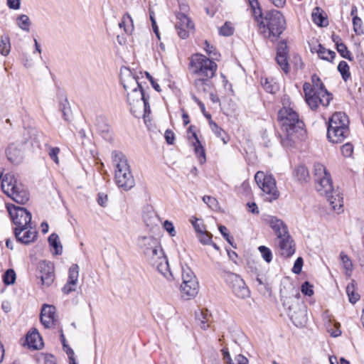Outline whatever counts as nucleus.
Instances as JSON below:
<instances>
[{
    "instance_id": "obj_1",
    "label": "nucleus",
    "mask_w": 364,
    "mask_h": 364,
    "mask_svg": "<svg viewBox=\"0 0 364 364\" xmlns=\"http://www.w3.org/2000/svg\"><path fill=\"white\" fill-rule=\"evenodd\" d=\"M283 107L278 112V121L281 127L279 134L284 146H291L296 140L305 134L304 124L299 119L297 112L291 106L289 98L282 100Z\"/></svg>"
},
{
    "instance_id": "obj_2",
    "label": "nucleus",
    "mask_w": 364,
    "mask_h": 364,
    "mask_svg": "<svg viewBox=\"0 0 364 364\" xmlns=\"http://www.w3.org/2000/svg\"><path fill=\"white\" fill-rule=\"evenodd\" d=\"M138 246L151 266L155 267L168 281L174 279L169 269L168 259L157 238L151 235L140 236L138 238Z\"/></svg>"
},
{
    "instance_id": "obj_3",
    "label": "nucleus",
    "mask_w": 364,
    "mask_h": 364,
    "mask_svg": "<svg viewBox=\"0 0 364 364\" xmlns=\"http://www.w3.org/2000/svg\"><path fill=\"white\" fill-rule=\"evenodd\" d=\"M311 81L312 85L309 82L303 85L306 103L311 109H316L319 105L327 107L333 99L332 94L328 92L316 75H312Z\"/></svg>"
},
{
    "instance_id": "obj_4",
    "label": "nucleus",
    "mask_w": 364,
    "mask_h": 364,
    "mask_svg": "<svg viewBox=\"0 0 364 364\" xmlns=\"http://www.w3.org/2000/svg\"><path fill=\"white\" fill-rule=\"evenodd\" d=\"M112 158L116 184L124 191L130 190L134 186L135 181L127 157L122 152L114 151L112 153Z\"/></svg>"
},
{
    "instance_id": "obj_5",
    "label": "nucleus",
    "mask_w": 364,
    "mask_h": 364,
    "mask_svg": "<svg viewBox=\"0 0 364 364\" xmlns=\"http://www.w3.org/2000/svg\"><path fill=\"white\" fill-rule=\"evenodd\" d=\"M285 26L283 14L278 10H272L266 13L259 23V29L266 38L274 41L283 33Z\"/></svg>"
},
{
    "instance_id": "obj_6",
    "label": "nucleus",
    "mask_w": 364,
    "mask_h": 364,
    "mask_svg": "<svg viewBox=\"0 0 364 364\" xmlns=\"http://www.w3.org/2000/svg\"><path fill=\"white\" fill-rule=\"evenodd\" d=\"M1 186L3 192L18 203L23 204L29 199V196L24 186L13 174L4 176L0 172Z\"/></svg>"
},
{
    "instance_id": "obj_7",
    "label": "nucleus",
    "mask_w": 364,
    "mask_h": 364,
    "mask_svg": "<svg viewBox=\"0 0 364 364\" xmlns=\"http://www.w3.org/2000/svg\"><path fill=\"white\" fill-rule=\"evenodd\" d=\"M349 120L344 112L334 113L328 121L327 137L332 143H341L348 135Z\"/></svg>"
},
{
    "instance_id": "obj_8",
    "label": "nucleus",
    "mask_w": 364,
    "mask_h": 364,
    "mask_svg": "<svg viewBox=\"0 0 364 364\" xmlns=\"http://www.w3.org/2000/svg\"><path fill=\"white\" fill-rule=\"evenodd\" d=\"M190 70L196 77L212 78L215 74L217 65L202 54H195L190 60Z\"/></svg>"
},
{
    "instance_id": "obj_9",
    "label": "nucleus",
    "mask_w": 364,
    "mask_h": 364,
    "mask_svg": "<svg viewBox=\"0 0 364 364\" xmlns=\"http://www.w3.org/2000/svg\"><path fill=\"white\" fill-rule=\"evenodd\" d=\"M255 180L262 191L265 200L272 202L279 198V191L276 185V180L272 175L265 174L263 171H257L255 176Z\"/></svg>"
},
{
    "instance_id": "obj_10",
    "label": "nucleus",
    "mask_w": 364,
    "mask_h": 364,
    "mask_svg": "<svg viewBox=\"0 0 364 364\" xmlns=\"http://www.w3.org/2000/svg\"><path fill=\"white\" fill-rule=\"evenodd\" d=\"M313 173L316 184V189L320 194L329 193L333 190V184L330 173L326 167L320 163H315L313 167Z\"/></svg>"
},
{
    "instance_id": "obj_11",
    "label": "nucleus",
    "mask_w": 364,
    "mask_h": 364,
    "mask_svg": "<svg viewBox=\"0 0 364 364\" xmlns=\"http://www.w3.org/2000/svg\"><path fill=\"white\" fill-rule=\"evenodd\" d=\"M6 208L16 228H19L20 229L30 226L32 218L31 213L25 208L13 204H7Z\"/></svg>"
},
{
    "instance_id": "obj_12",
    "label": "nucleus",
    "mask_w": 364,
    "mask_h": 364,
    "mask_svg": "<svg viewBox=\"0 0 364 364\" xmlns=\"http://www.w3.org/2000/svg\"><path fill=\"white\" fill-rule=\"evenodd\" d=\"M228 282L232 288L233 294L240 299H245L250 296V291L246 286L244 280L236 274H230L228 276Z\"/></svg>"
},
{
    "instance_id": "obj_13",
    "label": "nucleus",
    "mask_w": 364,
    "mask_h": 364,
    "mask_svg": "<svg viewBox=\"0 0 364 364\" xmlns=\"http://www.w3.org/2000/svg\"><path fill=\"white\" fill-rule=\"evenodd\" d=\"M290 298H286L283 299V305L288 308L289 315L296 326H302L306 321V309L304 306L298 308L296 311V306L289 305Z\"/></svg>"
},
{
    "instance_id": "obj_14",
    "label": "nucleus",
    "mask_w": 364,
    "mask_h": 364,
    "mask_svg": "<svg viewBox=\"0 0 364 364\" xmlns=\"http://www.w3.org/2000/svg\"><path fill=\"white\" fill-rule=\"evenodd\" d=\"M39 274L42 284L49 287L54 281V266L50 262L43 261L38 264Z\"/></svg>"
},
{
    "instance_id": "obj_15",
    "label": "nucleus",
    "mask_w": 364,
    "mask_h": 364,
    "mask_svg": "<svg viewBox=\"0 0 364 364\" xmlns=\"http://www.w3.org/2000/svg\"><path fill=\"white\" fill-rule=\"evenodd\" d=\"M176 28L180 38L185 39L188 37L189 33L194 28V26L191 19L184 14H178Z\"/></svg>"
},
{
    "instance_id": "obj_16",
    "label": "nucleus",
    "mask_w": 364,
    "mask_h": 364,
    "mask_svg": "<svg viewBox=\"0 0 364 364\" xmlns=\"http://www.w3.org/2000/svg\"><path fill=\"white\" fill-rule=\"evenodd\" d=\"M120 75L121 82L127 92L132 91L137 88L141 87L138 82L136 77L133 75L129 68H122Z\"/></svg>"
},
{
    "instance_id": "obj_17",
    "label": "nucleus",
    "mask_w": 364,
    "mask_h": 364,
    "mask_svg": "<svg viewBox=\"0 0 364 364\" xmlns=\"http://www.w3.org/2000/svg\"><path fill=\"white\" fill-rule=\"evenodd\" d=\"M127 102L130 105V111L134 114L136 112L134 108L141 107L143 101L146 99L141 87L127 92Z\"/></svg>"
},
{
    "instance_id": "obj_18",
    "label": "nucleus",
    "mask_w": 364,
    "mask_h": 364,
    "mask_svg": "<svg viewBox=\"0 0 364 364\" xmlns=\"http://www.w3.org/2000/svg\"><path fill=\"white\" fill-rule=\"evenodd\" d=\"M79 277V267L77 264H73L68 271V278L67 283L63 287L62 291L64 294H68L75 291Z\"/></svg>"
},
{
    "instance_id": "obj_19",
    "label": "nucleus",
    "mask_w": 364,
    "mask_h": 364,
    "mask_svg": "<svg viewBox=\"0 0 364 364\" xmlns=\"http://www.w3.org/2000/svg\"><path fill=\"white\" fill-rule=\"evenodd\" d=\"M55 308L52 305L44 304L41 311V322L46 328H51L56 321Z\"/></svg>"
},
{
    "instance_id": "obj_20",
    "label": "nucleus",
    "mask_w": 364,
    "mask_h": 364,
    "mask_svg": "<svg viewBox=\"0 0 364 364\" xmlns=\"http://www.w3.org/2000/svg\"><path fill=\"white\" fill-rule=\"evenodd\" d=\"M15 236L18 241L23 244H28L33 242L36 237V231L31 227V223L29 227H24L22 228H14Z\"/></svg>"
},
{
    "instance_id": "obj_21",
    "label": "nucleus",
    "mask_w": 364,
    "mask_h": 364,
    "mask_svg": "<svg viewBox=\"0 0 364 364\" xmlns=\"http://www.w3.org/2000/svg\"><path fill=\"white\" fill-rule=\"evenodd\" d=\"M322 195H325L327 200L331 205V209L337 214L341 213L343 211V197L338 191H335L333 188L329 193H323Z\"/></svg>"
},
{
    "instance_id": "obj_22",
    "label": "nucleus",
    "mask_w": 364,
    "mask_h": 364,
    "mask_svg": "<svg viewBox=\"0 0 364 364\" xmlns=\"http://www.w3.org/2000/svg\"><path fill=\"white\" fill-rule=\"evenodd\" d=\"M278 247L280 255L285 257L291 256L295 252L294 242L289 235L278 238Z\"/></svg>"
},
{
    "instance_id": "obj_23",
    "label": "nucleus",
    "mask_w": 364,
    "mask_h": 364,
    "mask_svg": "<svg viewBox=\"0 0 364 364\" xmlns=\"http://www.w3.org/2000/svg\"><path fill=\"white\" fill-rule=\"evenodd\" d=\"M8 160L14 164H19L23 161V150L21 146L15 144H10L6 149Z\"/></svg>"
},
{
    "instance_id": "obj_24",
    "label": "nucleus",
    "mask_w": 364,
    "mask_h": 364,
    "mask_svg": "<svg viewBox=\"0 0 364 364\" xmlns=\"http://www.w3.org/2000/svg\"><path fill=\"white\" fill-rule=\"evenodd\" d=\"M95 127L97 132L105 139H112L110 127L107 122V119L103 116H97L95 121Z\"/></svg>"
},
{
    "instance_id": "obj_25",
    "label": "nucleus",
    "mask_w": 364,
    "mask_h": 364,
    "mask_svg": "<svg viewBox=\"0 0 364 364\" xmlns=\"http://www.w3.org/2000/svg\"><path fill=\"white\" fill-rule=\"evenodd\" d=\"M267 220V223L277 235V238L289 235L287 225L280 219L274 216H270Z\"/></svg>"
},
{
    "instance_id": "obj_26",
    "label": "nucleus",
    "mask_w": 364,
    "mask_h": 364,
    "mask_svg": "<svg viewBox=\"0 0 364 364\" xmlns=\"http://www.w3.org/2000/svg\"><path fill=\"white\" fill-rule=\"evenodd\" d=\"M188 133H191L192 137L194 139L193 141V146L194 147L195 154L197 155L200 164H203L205 161V150L195 131V127L191 125L188 129Z\"/></svg>"
},
{
    "instance_id": "obj_27",
    "label": "nucleus",
    "mask_w": 364,
    "mask_h": 364,
    "mask_svg": "<svg viewBox=\"0 0 364 364\" xmlns=\"http://www.w3.org/2000/svg\"><path fill=\"white\" fill-rule=\"evenodd\" d=\"M198 288L199 285L198 281L182 283L180 287L182 297L186 299H190L195 297L198 294Z\"/></svg>"
},
{
    "instance_id": "obj_28",
    "label": "nucleus",
    "mask_w": 364,
    "mask_h": 364,
    "mask_svg": "<svg viewBox=\"0 0 364 364\" xmlns=\"http://www.w3.org/2000/svg\"><path fill=\"white\" fill-rule=\"evenodd\" d=\"M26 344L29 348L41 349L43 346V342L41 336L36 329L28 332L26 337Z\"/></svg>"
},
{
    "instance_id": "obj_29",
    "label": "nucleus",
    "mask_w": 364,
    "mask_h": 364,
    "mask_svg": "<svg viewBox=\"0 0 364 364\" xmlns=\"http://www.w3.org/2000/svg\"><path fill=\"white\" fill-rule=\"evenodd\" d=\"M210 78H208L205 77H196L194 80V87L197 90V91L200 93H207L208 89L210 87Z\"/></svg>"
},
{
    "instance_id": "obj_30",
    "label": "nucleus",
    "mask_w": 364,
    "mask_h": 364,
    "mask_svg": "<svg viewBox=\"0 0 364 364\" xmlns=\"http://www.w3.org/2000/svg\"><path fill=\"white\" fill-rule=\"evenodd\" d=\"M311 17L313 21L319 26L323 27L328 25V20L324 16L323 11L319 7L314 9Z\"/></svg>"
},
{
    "instance_id": "obj_31",
    "label": "nucleus",
    "mask_w": 364,
    "mask_h": 364,
    "mask_svg": "<svg viewBox=\"0 0 364 364\" xmlns=\"http://www.w3.org/2000/svg\"><path fill=\"white\" fill-rule=\"evenodd\" d=\"M143 220L147 227L153 228L156 225V213L151 208H148L146 210L144 211Z\"/></svg>"
},
{
    "instance_id": "obj_32",
    "label": "nucleus",
    "mask_w": 364,
    "mask_h": 364,
    "mask_svg": "<svg viewBox=\"0 0 364 364\" xmlns=\"http://www.w3.org/2000/svg\"><path fill=\"white\" fill-rule=\"evenodd\" d=\"M16 24L21 30L25 32L30 31V27L31 26V21L29 17L26 14L18 15L16 18Z\"/></svg>"
},
{
    "instance_id": "obj_33",
    "label": "nucleus",
    "mask_w": 364,
    "mask_h": 364,
    "mask_svg": "<svg viewBox=\"0 0 364 364\" xmlns=\"http://www.w3.org/2000/svg\"><path fill=\"white\" fill-rule=\"evenodd\" d=\"M181 278L182 283L191 282L192 281H198L194 272L187 265L181 266Z\"/></svg>"
},
{
    "instance_id": "obj_34",
    "label": "nucleus",
    "mask_w": 364,
    "mask_h": 364,
    "mask_svg": "<svg viewBox=\"0 0 364 364\" xmlns=\"http://www.w3.org/2000/svg\"><path fill=\"white\" fill-rule=\"evenodd\" d=\"M316 52L320 58L328 61H331L336 56V53L334 51L327 50L321 44L318 46Z\"/></svg>"
},
{
    "instance_id": "obj_35",
    "label": "nucleus",
    "mask_w": 364,
    "mask_h": 364,
    "mask_svg": "<svg viewBox=\"0 0 364 364\" xmlns=\"http://www.w3.org/2000/svg\"><path fill=\"white\" fill-rule=\"evenodd\" d=\"M119 28H124L125 33H131L134 29L133 20L132 17L126 14L123 16L121 22L119 23Z\"/></svg>"
},
{
    "instance_id": "obj_36",
    "label": "nucleus",
    "mask_w": 364,
    "mask_h": 364,
    "mask_svg": "<svg viewBox=\"0 0 364 364\" xmlns=\"http://www.w3.org/2000/svg\"><path fill=\"white\" fill-rule=\"evenodd\" d=\"M294 174L296 178L300 181L306 182L309 179V173L305 166H299L294 171Z\"/></svg>"
},
{
    "instance_id": "obj_37",
    "label": "nucleus",
    "mask_w": 364,
    "mask_h": 364,
    "mask_svg": "<svg viewBox=\"0 0 364 364\" xmlns=\"http://www.w3.org/2000/svg\"><path fill=\"white\" fill-rule=\"evenodd\" d=\"M50 245L54 248L55 255H60L62 253L63 247L59 241V237L57 234L53 233L48 237Z\"/></svg>"
},
{
    "instance_id": "obj_38",
    "label": "nucleus",
    "mask_w": 364,
    "mask_h": 364,
    "mask_svg": "<svg viewBox=\"0 0 364 364\" xmlns=\"http://www.w3.org/2000/svg\"><path fill=\"white\" fill-rule=\"evenodd\" d=\"M11 50L10 38L8 36H2L0 39V53L6 56Z\"/></svg>"
},
{
    "instance_id": "obj_39",
    "label": "nucleus",
    "mask_w": 364,
    "mask_h": 364,
    "mask_svg": "<svg viewBox=\"0 0 364 364\" xmlns=\"http://www.w3.org/2000/svg\"><path fill=\"white\" fill-rule=\"evenodd\" d=\"M340 259L343 265V267L346 270V274L350 275L353 270V263L350 257L343 252L340 254Z\"/></svg>"
},
{
    "instance_id": "obj_40",
    "label": "nucleus",
    "mask_w": 364,
    "mask_h": 364,
    "mask_svg": "<svg viewBox=\"0 0 364 364\" xmlns=\"http://www.w3.org/2000/svg\"><path fill=\"white\" fill-rule=\"evenodd\" d=\"M346 293L348 294L349 301L352 304L356 303V301L360 299L359 294L355 291L353 282L348 284L346 287Z\"/></svg>"
},
{
    "instance_id": "obj_41",
    "label": "nucleus",
    "mask_w": 364,
    "mask_h": 364,
    "mask_svg": "<svg viewBox=\"0 0 364 364\" xmlns=\"http://www.w3.org/2000/svg\"><path fill=\"white\" fill-rule=\"evenodd\" d=\"M261 83L264 89L269 93H276L279 90L277 84L274 82L272 80H269L267 78L262 79Z\"/></svg>"
},
{
    "instance_id": "obj_42",
    "label": "nucleus",
    "mask_w": 364,
    "mask_h": 364,
    "mask_svg": "<svg viewBox=\"0 0 364 364\" xmlns=\"http://www.w3.org/2000/svg\"><path fill=\"white\" fill-rule=\"evenodd\" d=\"M59 109L63 114V119L69 122L70 120L71 111L67 99H65L63 101H60Z\"/></svg>"
},
{
    "instance_id": "obj_43",
    "label": "nucleus",
    "mask_w": 364,
    "mask_h": 364,
    "mask_svg": "<svg viewBox=\"0 0 364 364\" xmlns=\"http://www.w3.org/2000/svg\"><path fill=\"white\" fill-rule=\"evenodd\" d=\"M196 320L198 322V325L203 330H205L208 328L209 319L208 318V314L205 313L203 311H200L199 314L196 317Z\"/></svg>"
},
{
    "instance_id": "obj_44",
    "label": "nucleus",
    "mask_w": 364,
    "mask_h": 364,
    "mask_svg": "<svg viewBox=\"0 0 364 364\" xmlns=\"http://www.w3.org/2000/svg\"><path fill=\"white\" fill-rule=\"evenodd\" d=\"M338 70L341 73L343 79L346 81L350 77L349 66L348 63L342 60L338 65Z\"/></svg>"
},
{
    "instance_id": "obj_45",
    "label": "nucleus",
    "mask_w": 364,
    "mask_h": 364,
    "mask_svg": "<svg viewBox=\"0 0 364 364\" xmlns=\"http://www.w3.org/2000/svg\"><path fill=\"white\" fill-rule=\"evenodd\" d=\"M191 223L194 228L196 235L198 233H200V232H204L206 230L205 226L203 222L202 221V220H200L196 217H193L191 219Z\"/></svg>"
},
{
    "instance_id": "obj_46",
    "label": "nucleus",
    "mask_w": 364,
    "mask_h": 364,
    "mask_svg": "<svg viewBox=\"0 0 364 364\" xmlns=\"http://www.w3.org/2000/svg\"><path fill=\"white\" fill-rule=\"evenodd\" d=\"M196 236L200 242L202 243L203 245H207L211 244L213 235L210 232H208L207 230L198 233Z\"/></svg>"
},
{
    "instance_id": "obj_47",
    "label": "nucleus",
    "mask_w": 364,
    "mask_h": 364,
    "mask_svg": "<svg viewBox=\"0 0 364 364\" xmlns=\"http://www.w3.org/2000/svg\"><path fill=\"white\" fill-rule=\"evenodd\" d=\"M340 323L338 322L332 323L331 321L328 325V331L331 333L333 337H337L341 334V331L340 329Z\"/></svg>"
},
{
    "instance_id": "obj_48",
    "label": "nucleus",
    "mask_w": 364,
    "mask_h": 364,
    "mask_svg": "<svg viewBox=\"0 0 364 364\" xmlns=\"http://www.w3.org/2000/svg\"><path fill=\"white\" fill-rule=\"evenodd\" d=\"M276 60L281 68L287 73L289 72V63L287 55H277Z\"/></svg>"
},
{
    "instance_id": "obj_49",
    "label": "nucleus",
    "mask_w": 364,
    "mask_h": 364,
    "mask_svg": "<svg viewBox=\"0 0 364 364\" xmlns=\"http://www.w3.org/2000/svg\"><path fill=\"white\" fill-rule=\"evenodd\" d=\"M353 26L355 33L358 35L363 33V21L358 16L353 18Z\"/></svg>"
},
{
    "instance_id": "obj_50",
    "label": "nucleus",
    "mask_w": 364,
    "mask_h": 364,
    "mask_svg": "<svg viewBox=\"0 0 364 364\" xmlns=\"http://www.w3.org/2000/svg\"><path fill=\"white\" fill-rule=\"evenodd\" d=\"M4 282L9 285L14 284L16 280V273L13 269H8L3 277Z\"/></svg>"
},
{
    "instance_id": "obj_51",
    "label": "nucleus",
    "mask_w": 364,
    "mask_h": 364,
    "mask_svg": "<svg viewBox=\"0 0 364 364\" xmlns=\"http://www.w3.org/2000/svg\"><path fill=\"white\" fill-rule=\"evenodd\" d=\"M234 28L231 23L226 22L222 27L220 28L219 33L221 36H230L233 34Z\"/></svg>"
},
{
    "instance_id": "obj_52",
    "label": "nucleus",
    "mask_w": 364,
    "mask_h": 364,
    "mask_svg": "<svg viewBox=\"0 0 364 364\" xmlns=\"http://www.w3.org/2000/svg\"><path fill=\"white\" fill-rule=\"evenodd\" d=\"M48 154L49 155V156L50 157V159L52 160H53V161L55 163V164H58L59 163V159H58V154L60 153V149L58 148V147H52V146H48Z\"/></svg>"
},
{
    "instance_id": "obj_53",
    "label": "nucleus",
    "mask_w": 364,
    "mask_h": 364,
    "mask_svg": "<svg viewBox=\"0 0 364 364\" xmlns=\"http://www.w3.org/2000/svg\"><path fill=\"white\" fill-rule=\"evenodd\" d=\"M259 250L263 257V259L267 262H270L272 259V252L271 250L265 247V246H260L259 247Z\"/></svg>"
},
{
    "instance_id": "obj_54",
    "label": "nucleus",
    "mask_w": 364,
    "mask_h": 364,
    "mask_svg": "<svg viewBox=\"0 0 364 364\" xmlns=\"http://www.w3.org/2000/svg\"><path fill=\"white\" fill-rule=\"evenodd\" d=\"M163 228L169 234L170 236L174 237L176 235V231L172 222L165 220L163 223Z\"/></svg>"
},
{
    "instance_id": "obj_55",
    "label": "nucleus",
    "mask_w": 364,
    "mask_h": 364,
    "mask_svg": "<svg viewBox=\"0 0 364 364\" xmlns=\"http://www.w3.org/2000/svg\"><path fill=\"white\" fill-rule=\"evenodd\" d=\"M210 127H211V129L213 130V132H215V134L218 136V137H220L221 139L223 141V142L225 144L227 143V141L225 140L224 137H223V134H225V132L221 129L220 128L216 123L210 121Z\"/></svg>"
},
{
    "instance_id": "obj_56",
    "label": "nucleus",
    "mask_w": 364,
    "mask_h": 364,
    "mask_svg": "<svg viewBox=\"0 0 364 364\" xmlns=\"http://www.w3.org/2000/svg\"><path fill=\"white\" fill-rule=\"evenodd\" d=\"M336 48H337V50L338 52L341 54V55L343 57V58H347V59H350V52L348 51L346 46L341 43L340 44H338L337 46H336Z\"/></svg>"
},
{
    "instance_id": "obj_57",
    "label": "nucleus",
    "mask_w": 364,
    "mask_h": 364,
    "mask_svg": "<svg viewBox=\"0 0 364 364\" xmlns=\"http://www.w3.org/2000/svg\"><path fill=\"white\" fill-rule=\"evenodd\" d=\"M341 153L345 157H350L353 152V146L350 143H346L341 146Z\"/></svg>"
},
{
    "instance_id": "obj_58",
    "label": "nucleus",
    "mask_w": 364,
    "mask_h": 364,
    "mask_svg": "<svg viewBox=\"0 0 364 364\" xmlns=\"http://www.w3.org/2000/svg\"><path fill=\"white\" fill-rule=\"evenodd\" d=\"M204 49L206 53L214 60L218 59V54L215 51L213 46H210L207 41L204 43Z\"/></svg>"
},
{
    "instance_id": "obj_59",
    "label": "nucleus",
    "mask_w": 364,
    "mask_h": 364,
    "mask_svg": "<svg viewBox=\"0 0 364 364\" xmlns=\"http://www.w3.org/2000/svg\"><path fill=\"white\" fill-rule=\"evenodd\" d=\"M301 291L304 294L309 296H311L314 294L313 286L311 285L308 282H305L301 285Z\"/></svg>"
},
{
    "instance_id": "obj_60",
    "label": "nucleus",
    "mask_w": 364,
    "mask_h": 364,
    "mask_svg": "<svg viewBox=\"0 0 364 364\" xmlns=\"http://www.w3.org/2000/svg\"><path fill=\"white\" fill-rule=\"evenodd\" d=\"M203 200L212 209H215L218 206V201L215 198L205 196L203 197Z\"/></svg>"
},
{
    "instance_id": "obj_61",
    "label": "nucleus",
    "mask_w": 364,
    "mask_h": 364,
    "mask_svg": "<svg viewBox=\"0 0 364 364\" xmlns=\"http://www.w3.org/2000/svg\"><path fill=\"white\" fill-rule=\"evenodd\" d=\"M277 55H288V48L286 42L281 41L279 43L277 46Z\"/></svg>"
},
{
    "instance_id": "obj_62",
    "label": "nucleus",
    "mask_w": 364,
    "mask_h": 364,
    "mask_svg": "<svg viewBox=\"0 0 364 364\" xmlns=\"http://www.w3.org/2000/svg\"><path fill=\"white\" fill-rule=\"evenodd\" d=\"M302 266L303 259L301 257H298L294 262V267L292 268V272L295 274H299L301 271Z\"/></svg>"
},
{
    "instance_id": "obj_63",
    "label": "nucleus",
    "mask_w": 364,
    "mask_h": 364,
    "mask_svg": "<svg viewBox=\"0 0 364 364\" xmlns=\"http://www.w3.org/2000/svg\"><path fill=\"white\" fill-rule=\"evenodd\" d=\"M7 6L11 9L18 10L21 7V0H7Z\"/></svg>"
},
{
    "instance_id": "obj_64",
    "label": "nucleus",
    "mask_w": 364,
    "mask_h": 364,
    "mask_svg": "<svg viewBox=\"0 0 364 364\" xmlns=\"http://www.w3.org/2000/svg\"><path fill=\"white\" fill-rule=\"evenodd\" d=\"M234 363L235 364H248V359L244 355L240 354L235 358Z\"/></svg>"
}]
</instances>
